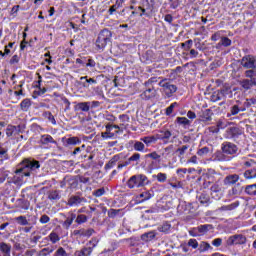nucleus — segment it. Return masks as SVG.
Instances as JSON below:
<instances>
[{"label": "nucleus", "mask_w": 256, "mask_h": 256, "mask_svg": "<svg viewBox=\"0 0 256 256\" xmlns=\"http://www.w3.org/2000/svg\"><path fill=\"white\" fill-rule=\"evenodd\" d=\"M40 223H42V225H45V223H49V221H51V218L48 215H42L40 217Z\"/></svg>", "instance_id": "nucleus-62"}, {"label": "nucleus", "mask_w": 256, "mask_h": 256, "mask_svg": "<svg viewBox=\"0 0 256 256\" xmlns=\"http://www.w3.org/2000/svg\"><path fill=\"white\" fill-rule=\"evenodd\" d=\"M199 202L202 204V205H207V203H209V196L205 195V194H201L199 196Z\"/></svg>", "instance_id": "nucleus-55"}, {"label": "nucleus", "mask_w": 256, "mask_h": 256, "mask_svg": "<svg viewBox=\"0 0 256 256\" xmlns=\"http://www.w3.org/2000/svg\"><path fill=\"white\" fill-rule=\"evenodd\" d=\"M152 97H155V90L152 88L146 89L142 94L141 98L145 100L152 99Z\"/></svg>", "instance_id": "nucleus-24"}, {"label": "nucleus", "mask_w": 256, "mask_h": 256, "mask_svg": "<svg viewBox=\"0 0 256 256\" xmlns=\"http://www.w3.org/2000/svg\"><path fill=\"white\" fill-rule=\"evenodd\" d=\"M188 247H192V249H197L199 247V242L197 239L188 240Z\"/></svg>", "instance_id": "nucleus-54"}, {"label": "nucleus", "mask_w": 256, "mask_h": 256, "mask_svg": "<svg viewBox=\"0 0 256 256\" xmlns=\"http://www.w3.org/2000/svg\"><path fill=\"white\" fill-rule=\"evenodd\" d=\"M156 179L159 183H165L167 181V174L160 172L157 174Z\"/></svg>", "instance_id": "nucleus-50"}, {"label": "nucleus", "mask_w": 256, "mask_h": 256, "mask_svg": "<svg viewBox=\"0 0 256 256\" xmlns=\"http://www.w3.org/2000/svg\"><path fill=\"white\" fill-rule=\"evenodd\" d=\"M140 141L146 145V147H151V145H155L157 143V136H144L140 138Z\"/></svg>", "instance_id": "nucleus-14"}, {"label": "nucleus", "mask_w": 256, "mask_h": 256, "mask_svg": "<svg viewBox=\"0 0 256 256\" xmlns=\"http://www.w3.org/2000/svg\"><path fill=\"white\" fill-rule=\"evenodd\" d=\"M173 155H175L173 145H169L166 148H164V150L162 152V157L164 159H171V157H173Z\"/></svg>", "instance_id": "nucleus-15"}, {"label": "nucleus", "mask_w": 256, "mask_h": 256, "mask_svg": "<svg viewBox=\"0 0 256 256\" xmlns=\"http://www.w3.org/2000/svg\"><path fill=\"white\" fill-rule=\"evenodd\" d=\"M20 126L8 125L6 128L7 137H13V135L20 133Z\"/></svg>", "instance_id": "nucleus-18"}, {"label": "nucleus", "mask_w": 256, "mask_h": 256, "mask_svg": "<svg viewBox=\"0 0 256 256\" xmlns=\"http://www.w3.org/2000/svg\"><path fill=\"white\" fill-rule=\"evenodd\" d=\"M92 195L94 197H103V195H105V188H99V189L93 191Z\"/></svg>", "instance_id": "nucleus-48"}, {"label": "nucleus", "mask_w": 256, "mask_h": 256, "mask_svg": "<svg viewBox=\"0 0 256 256\" xmlns=\"http://www.w3.org/2000/svg\"><path fill=\"white\" fill-rule=\"evenodd\" d=\"M81 203H87V199L79 196H72L68 200V205L70 207H77L78 205H81Z\"/></svg>", "instance_id": "nucleus-12"}, {"label": "nucleus", "mask_w": 256, "mask_h": 256, "mask_svg": "<svg viewBox=\"0 0 256 256\" xmlns=\"http://www.w3.org/2000/svg\"><path fill=\"white\" fill-rule=\"evenodd\" d=\"M187 149H189V146L184 145L181 148L177 149V153H179L180 157L185 155V151H187Z\"/></svg>", "instance_id": "nucleus-63"}, {"label": "nucleus", "mask_w": 256, "mask_h": 256, "mask_svg": "<svg viewBox=\"0 0 256 256\" xmlns=\"http://www.w3.org/2000/svg\"><path fill=\"white\" fill-rule=\"evenodd\" d=\"M227 245L232 246V245H245L247 243V237L243 234H235L230 236L227 241Z\"/></svg>", "instance_id": "nucleus-6"}, {"label": "nucleus", "mask_w": 256, "mask_h": 256, "mask_svg": "<svg viewBox=\"0 0 256 256\" xmlns=\"http://www.w3.org/2000/svg\"><path fill=\"white\" fill-rule=\"evenodd\" d=\"M211 249V244L207 242H201L198 248L199 253H205V251H209Z\"/></svg>", "instance_id": "nucleus-36"}, {"label": "nucleus", "mask_w": 256, "mask_h": 256, "mask_svg": "<svg viewBox=\"0 0 256 256\" xmlns=\"http://www.w3.org/2000/svg\"><path fill=\"white\" fill-rule=\"evenodd\" d=\"M45 117L52 123V125H57V121L55 120V116L51 112H46Z\"/></svg>", "instance_id": "nucleus-51"}, {"label": "nucleus", "mask_w": 256, "mask_h": 256, "mask_svg": "<svg viewBox=\"0 0 256 256\" xmlns=\"http://www.w3.org/2000/svg\"><path fill=\"white\" fill-rule=\"evenodd\" d=\"M242 67H245V69H255L256 67V59L255 56L247 55L244 56L241 60Z\"/></svg>", "instance_id": "nucleus-8"}, {"label": "nucleus", "mask_w": 256, "mask_h": 256, "mask_svg": "<svg viewBox=\"0 0 256 256\" xmlns=\"http://www.w3.org/2000/svg\"><path fill=\"white\" fill-rule=\"evenodd\" d=\"M245 111V106L239 101H237V104H234L230 107V113L228 114V117H231V115H239V113Z\"/></svg>", "instance_id": "nucleus-10"}, {"label": "nucleus", "mask_w": 256, "mask_h": 256, "mask_svg": "<svg viewBox=\"0 0 256 256\" xmlns=\"http://www.w3.org/2000/svg\"><path fill=\"white\" fill-rule=\"evenodd\" d=\"M142 241H151V239H155V232H148L142 235Z\"/></svg>", "instance_id": "nucleus-45"}, {"label": "nucleus", "mask_w": 256, "mask_h": 256, "mask_svg": "<svg viewBox=\"0 0 256 256\" xmlns=\"http://www.w3.org/2000/svg\"><path fill=\"white\" fill-rule=\"evenodd\" d=\"M229 127V122L227 120L220 119L216 122V127H210L211 133H219L221 129H227Z\"/></svg>", "instance_id": "nucleus-9"}, {"label": "nucleus", "mask_w": 256, "mask_h": 256, "mask_svg": "<svg viewBox=\"0 0 256 256\" xmlns=\"http://www.w3.org/2000/svg\"><path fill=\"white\" fill-rule=\"evenodd\" d=\"M228 195H230V197H233L235 195H241V190H239L237 186H234L231 190H229Z\"/></svg>", "instance_id": "nucleus-52"}, {"label": "nucleus", "mask_w": 256, "mask_h": 256, "mask_svg": "<svg viewBox=\"0 0 256 256\" xmlns=\"http://www.w3.org/2000/svg\"><path fill=\"white\" fill-rule=\"evenodd\" d=\"M15 221H17L19 225H29V220H27L25 216H18L15 218Z\"/></svg>", "instance_id": "nucleus-43"}, {"label": "nucleus", "mask_w": 256, "mask_h": 256, "mask_svg": "<svg viewBox=\"0 0 256 256\" xmlns=\"http://www.w3.org/2000/svg\"><path fill=\"white\" fill-rule=\"evenodd\" d=\"M68 145H81V139L79 137H70L66 140Z\"/></svg>", "instance_id": "nucleus-39"}, {"label": "nucleus", "mask_w": 256, "mask_h": 256, "mask_svg": "<svg viewBox=\"0 0 256 256\" xmlns=\"http://www.w3.org/2000/svg\"><path fill=\"white\" fill-rule=\"evenodd\" d=\"M40 143H41L42 145H49V143L56 144L57 141H55V139H53V138L51 137V135H49V134H44V135H42L41 138H40Z\"/></svg>", "instance_id": "nucleus-21"}, {"label": "nucleus", "mask_w": 256, "mask_h": 256, "mask_svg": "<svg viewBox=\"0 0 256 256\" xmlns=\"http://www.w3.org/2000/svg\"><path fill=\"white\" fill-rule=\"evenodd\" d=\"M53 256H69V254L67 253V251H65V249L63 247H59Z\"/></svg>", "instance_id": "nucleus-47"}, {"label": "nucleus", "mask_w": 256, "mask_h": 256, "mask_svg": "<svg viewBox=\"0 0 256 256\" xmlns=\"http://www.w3.org/2000/svg\"><path fill=\"white\" fill-rule=\"evenodd\" d=\"M93 233H95V230H93L92 228H89V229L84 228L82 237H91Z\"/></svg>", "instance_id": "nucleus-59"}, {"label": "nucleus", "mask_w": 256, "mask_h": 256, "mask_svg": "<svg viewBox=\"0 0 256 256\" xmlns=\"http://www.w3.org/2000/svg\"><path fill=\"white\" fill-rule=\"evenodd\" d=\"M239 207V202H233L229 205H224L219 208V211H233L234 209H237Z\"/></svg>", "instance_id": "nucleus-27"}, {"label": "nucleus", "mask_w": 256, "mask_h": 256, "mask_svg": "<svg viewBox=\"0 0 256 256\" xmlns=\"http://www.w3.org/2000/svg\"><path fill=\"white\" fill-rule=\"evenodd\" d=\"M209 154V148L208 147H203L200 150H198L197 155H199L200 157H203L205 155Z\"/></svg>", "instance_id": "nucleus-58"}, {"label": "nucleus", "mask_w": 256, "mask_h": 256, "mask_svg": "<svg viewBox=\"0 0 256 256\" xmlns=\"http://www.w3.org/2000/svg\"><path fill=\"white\" fill-rule=\"evenodd\" d=\"M244 177H245V179H255L256 178V170L255 169L246 170L244 172Z\"/></svg>", "instance_id": "nucleus-38"}, {"label": "nucleus", "mask_w": 256, "mask_h": 256, "mask_svg": "<svg viewBox=\"0 0 256 256\" xmlns=\"http://www.w3.org/2000/svg\"><path fill=\"white\" fill-rule=\"evenodd\" d=\"M222 243H223V240L221 238H216L212 241V245L214 247H221Z\"/></svg>", "instance_id": "nucleus-64"}, {"label": "nucleus", "mask_w": 256, "mask_h": 256, "mask_svg": "<svg viewBox=\"0 0 256 256\" xmlns=\"http://www.w3.org/2000/svg\"><path fill=\"white\" fill-rule=\"evenodd\" d=\"M40 167L39 161L24 160L18 165V169H16L15 173H21L24 177H31V171H35V169H39Z\"/></svg>", "instance_id": "nucleus-2"}, {"label": "nucleus", "mask_w": 256, "mask_h": 256, "mask_svg": "<svg viewBox=\"0 0 256 256\" xmlns=\"http://www.w3.org/2000/svg\"><path fill=\"white\" fill-rule=\"evenodd\" d=\"M237 151H239V148L233 142H223L221 144V151L214 154V161H231Z\"/></svg>", "instance_id": "nucleus-1"}, {"label": "nucleus", "mask_w": 256, "mask_h": 256, "mask_svg": "<svg viewBox=\"0 0 256 256\" xmlns=\"http://www.w3.org/2000/svg\"><path fill=\"white\" fill-rule=\"evenodd\" d=\"M212 117H213V112H211V109H205L200 114V119L204 123H207V121H211Z\"/></svg>", "instance_id": "nucleus-16"}, {"label": "nucleus", "mask_w": 256, "mask_h": 256, "mask_svg": "<svg viewBox=\"0 0 256 256\" xmlns=\"http://www.w3.org/2000/svg\"><path fill=\"white\" fill-rule=\"evenodd\" d=\"M109 41H111V31H109L108 29L102 30L99 33L98 38L96 40L97 49H100V50L105 49Z\"/></svg>", "instance_id": "nucleus-4"}, {"label": "nucleus", "mask_w": 256, "mask_h": 256, "mask_svg": "<svg viewBox=\"0 0 256 256\" xmlns=\"http://www.w3.org/2000/svg\"><path fill=\"white\" fill-rule=\"evenodd\" d=\"M145 185H149V178L144 174L133 175L127 181V187L129 189H139V187H145Z\"/></svg>", "instance_id": "nucleus-3"}, {"label": "nucleus", "mask_w": 256, "mask_h": 256, "mask_svg": "<svg viewBox=\"0 0 256 256\" xmlns=\"http://www.w3.org/2000/svg\"><path fill=\"white\" fill-rule=\"evenodd\" d=\"M106 131L101 133V137L103 141H107L108 139H115L117 135H119V130H115L113 132V129L111 128V124H107L105 126Z\"/></svg>", "instance_id": "nucleus-7"}, {"label": "nucleus", "mask_w": 256, "mask_h": 256, "mask_svg": "<svg viewBox=\"0 0 256 256\" xmlns=\"http://www.w3.org/2000/svg\"><path fill=\"white\" fill-rule=\"evenodd\" d=\"M254 85H256V82L249 79H244L240 81V86L244 88L245 91H249Z\"/></svg>", "instance_id": "nucleus-20"}, {"label": "nucleus", "mask_w": 256, "mask_h": 256, "mask_svg": "<svg viewBox=\"0 0 256 256\" xmlns=\"http://www.w3.org/2000/svg\"><path fill=\"white\" fill-rule=\"evenodd\" d=\"M159 87H161L163 93H165V95H167V97H171V95H173V93L177 92V86L173 83H171L170 79H162L159 83H158Z\"/></svg>", "instance_id": "nucleus-5"}, {"label": "nucleus", "mask_w": 256, "mask_h": 256, "mask_svg": "<svg viewBox=\"0 0 256 256\" xmlns=\"http://www.w3.org/2000/svg\"><path fill=\"white\" fill-rule=\"evenodd\" d=\"M218 47H231V39L228 37H222L218 43Z\"/></svg>", "instance_id": "nucleus-35"}, {"label": "nucleus", "mask_w": 256, "mask_h": 256, "mask_svg": "<svg viewBox=\"0 0 256 256\" xmlns=\"http://www.w3.org/2000/svg\"><path fill=\"white\" fill-rule=\"evenodd\" d=\"M117 161H119V156L115 155L112 159L105 165L106 169H113L117 165Z\"/></svg>", "instance_id": "nucleus-31"}, {"label": "nucleus", "mask_w": 256, "mask_h": 256, "mask_svg": "<svg viewBox=\"0 0 256 256\" xmlns=\"http://www.w3.org/2000/svg\"><path fill=\"white\" fill-rule=\"evenodd\" d=\"M53 251H55V248L54 247H47V248H44L42 250H40L38 252V256H47V255H51V253H53Z\"/></svg>", "instance_id": "nucleus-34"}, {"label": "nucleus", "mask_w": 256, "mask_h": 256, "mask_svg": "<svg viewBox=\"0 0 256 256\" xmlns=\"http://www.w3.org/2000/svg\"><path fill=\"white\" fill-rule=\"evenodd\" d=\"M7 149L3 148L0 144V165H3L5 161H8L9 159V154H7Z\"/></svg>", "instance_id": "nucleus-23"}, {"label": "nucleus", "mask_w": 256, "mask_h": 256, "mask_svg": "<svg viewBox=\"0 0 256 256\" xmlns=\"http://www.w3.org/2000/svg\"><path fill=\"white\" fill-rule=\"evenodd\" d=\"M134 151H139L140 153H143L145 151V144L143 141H135L134 142Z\"/></svg>", "instance_id": "nucleus-29"}, {"label": "nucleus", "mask_w": 256, "mask_h": 256, "mask_svg": "<svg viewBox=\"0 0 256 256\" xmlns=\"http://www.w3.org/2000/svg\"><path fill=\"white\" fill-rule=\"evenodd\" d=\"M97 247V244H93L92 247H84L81 250L75 252V256H89L93 253V249Z\"/></svg>", "instance_id": "nucleus-13"}, {"label": "nucleus", "mask_w": 256, "mask_h": 256, "mask_svg": "<svg viewBox=\"0 0 256 256\" xmlns=\"http://www.w3.org/2000/svg\"><path fill=\"white\" fill-rule=\"evenodd\" d=\"M237 127H230L226 130L225 133V138L226 139H233V137H235V135H237Z\"/></svg>", "instance_id": "nucleus-26"}, {"label": "nucleus", "mask_w": 256, "mask_h": 256, "mask_svg": "<svg viewBox=\"0 0 256 256\" xmlns=\"http://www.w3.org/2000/svg\"><path fill=\"white\" fill-rule=\"evenodd\" d=\"M140 199H142V201H149V199H151V197H153V193H151V191H145L142 192L139 195Z\"/></svg>", "instance_id": "nucleus-40"}, {"label": "nucleus", "mask_w": 256, "mask_h": 256, "mask_svg": "<svg viewBox=\"0 0 256 256\" xmlns=\"http://www.w3.org/2000/svg\"><path fill=\"white\" fill-rule=\"evenodd\" d=\"M178 105L179 104H177V102L172 103L168 108H166V115H171V113H173V109Z\"/></svg>", "instance_id": "nucleus-61"}, {"label": "nucleus", "mask_w": 256, "mask_h": 256, "mask_svg": "<svg viewBox=\"0 0 256 256\" xmlns=\"http://www.w3.org/2000/svg\"><path fill=\"white\" fill-rule=\"evenodd\" d=\"M87 221V216L80 214L77 216L76 218V223H78V225H81V223H86Z\"/></svg>", "instance_id": "nucleus-57"}, {"label": "nucleus", "mask_w": 256, "mask_h": 256, "mask_svg": "<svg viewBox=\"0 0 256 256\" xmlns=\"http://www.w3.org/2000/svg\"><path fill=\"white\" fill-rule=\"evenodd\" d=\"M30 107H31V100L29 98L24 99L20 103V109H22L23 111H29Z\"/></svg>", "instance_id": "nucleus-32"}, {"label": "nucleus", "mask_w": 256, "mask_h": 256, "mask_svg": "<svg viewBox=\"0 0 256 256\" xmlns=\"http://www.w3.org/2000/svg\"><path fill=\"white\" fill-rule=\"evenodd\" d=\"M181 47H186L185 51H189V49H191V47H193V40H188V41L182 43Z\"/></svg>", "instance_id": "nucleus-60"}, {"label": "nucleus", "mask_w": 256, "mask_h": 256, "mask_svg": "<svg viewBox=\"0 0 256 256\" xmlns=\"http://www.w3.org/2000/svg\"><path fill=\"white\" fill-rule=\"evenodd\" d=\"M48 239H49V241H51V243H53V245H55V243H59V241H61V237H59V234H57V232H54V231H52L48 235Z\"/></svg>", "instance_id": "nucleus-28"}, {"label": "nucleus", "mask_w": 256, "mask_h": 256, "mask_svg": "<svg viewBox=\"0 0 256 256\" xmlns=\"http://www.w3.org/2000/svg\"><path fill=\"white\" fill-rule=\"evenodd\" d=\"M171 135V131L169 130L161 131L160 134L156 135V139L160 141H169V139H171Z\"/></svg>", "instance_id": "nucleus-19"}, {"label": "nucleus", "mask_w": 256, "mask_h": 256, "mask_svg": "<svg viewBox=\"0 0 256 256\" xmlns=\"http://www.w3.org/2000/svg\"><path fill=\"white\" fill-rule=\"evenodd\" d=\"M87 76H82L80 77V85H82V87H84L85 89H89V82Z\"/></svg>", "instance_id": "nucleus-53"}, {"label": "nucleus", "mask_w": 256, "mask_h": 256, "mask_svg": "<svg viewBox=\"0 0 256 256\" xmlns=\"http://www.w3.org/2000/svg\"><path fill=\"white\" fill-rule=\"evenodd\" d=\"M189 235L191 237H201V234H199V228L195 227V228H192L191 230H189Z\"/></svg>", "instance_id": "nucleus-56"}, {"label": "nucleus", "mask_w": 256, "mask_h": 256, "mask_svg": "<svg viewBox=\"0 0 256 256\" xmlns=\"http://www.w3.org/2000/svg\"><path fill=\"white\" fill-rule=\"evenodd\" d=\"M0 251L4 256H11V245L1 242L0 243Z\"/></svg>", "instance_id": "nucleus-22"}, {"label": "nucleus", "mask_w": 256, "mask_h": 256, "mask_svg": "<svg viewBox=\"0 0 256 256\" xmlns=\"http://www.w3.org/2000/svg\"><path fill=\"white\" fill-rule=\"evenodd\" d=\"M239 179L240 178L238 174H230L224 178L223 184L226 185V187H229L231 185H235Z\"/></svg>", "instance_id": "nucleus-11"}, {"label": "nucleus", "mask_w": 256, "mask_h": 256, "mask_svg": "<svg viewBox=\"0 0 256 256\" xmlns=\"http://www.w3.org/2000/svg\"><path fill=\"white\" fill-rule=\"evenodd\" d=\"M146 159H153L154 161H159L161 159V155H159L157 152H152L145 155Z\"/></svg>", "instance_id": "nucleus-44"}, {"label": "nucleus", "mask_w": 256, "mask_h": 256, "mask_svg": "<svg viewBox=\"0 0 256 256\" xmlns=\"http://www.w3.org/2000/svg\"><path fill=\"white\" fill-rule=\"evenodd\" d=\"M176 123H178V125H182L183 127H189V125H191V121L186 117H177Z\"/></svg>", "instance_id": "nucleus-30"}, {"label": "nucleus", "mask_w": 256, "mask_h": 256, "mask_svg": "<svg viewBox=\"0 0 256 256\" xmlns=\"http://www.w3.org/2000/svg\"><path fill=\"white\" fill-rule=\"evenodd\" d=\"M212 229H213V225L203 224V225L198 226V233L201 237L202 235H207V233H209V231H211Z\"/></svg>", "instance_id": "nucleus-17"}, {"label": "nucleus", "mask_w": 256, "mask_h": 256, "mask_svg": "<svg viewBox=\"0 0 256 256\" xmlns=\"http://www.w3.org/2000/svg\"><path fill=\"white\" fill-rule=\"evenodd\" d=\"M79 111H84L87 113L91 109V102H80L76 105Z\"/></svg>", "instance_id": "nucleus-25"}, {"label": "nucleus", "mask_w": 256, "mask_h": 256, "mask_svg": "<svg viewBox=\"0 0 256 256\" xmlns=\"http://www.w3.org/2000/svg\"><path fill=\"white\" fill-rule=\"evenodd\" d=\"M48 199H50V201H57V200L61 199V195H59V191L53 190V191L49 192Z\"/></svg>", "instance_id": "nucleus-33"}, {"label": "nucleus", "mask_w": 256, "mask_h": 256, "mask_svg": "<svg viewBox=\"0 0 256 256\" xmlns=\"http://www.w3.org/2000/svg\"><path fill=\"white\" fill-rule=\"evenodd\" d=\"M171 229V224H169L168 222H165L160 228L159 231H161L162 233H169V230Z\"/></svg>", "instance_id": "nucleus-49"}, {"label": "nucleus", "mask_w": 256, "mask_h": 256, "mask_svg": "<svg viewBox=\"0 0 256 256\" xmlns=\"http://www.w3.org/2000/svg\"><path fill=\"white\" fill-rule=\"evenodd\" d=\"M73 221H75V214H72L70 218H67L64 221L63 227H65L66 229H69V227H71V225H73Z\"/></svg>", "instance_id": "nucleus-41"}, {"label": "nucleus", "mask_w": 256, "mask_h": 256, "mask_svg": "<svg viewBox=\"0 0 256 256\" xmlns=\"http://www.w3.org/2000/svg\"><path fill=\"white\" fill-rule=\"evenodd\" d=\"M245 76L250 78V81L256 83V72L253 70H247Z\"/></svg>", "instance_id": "nucleus-46"}, {"label": "nucleus", "mask_w": 256, "mask_h": 256, "mask_svg": "<svg viewBox=\"0 0 256 256\" xmlns=\"http://www.w3.org/2000/svg\"><path fill=\"white\" fill-rule=\"evenodd\" d=\"M141 159V154L139 153H134L130 158H128V161H126V163H128V165L132 162L134 163H138V161Z\"/></svg>", "instance_id": "nucleus-42"}, {"label": "nucleus", "mask_w": 256, "mask_h": 256, "mask_svg": "<svg viewBox=\"0 0 256 256\" xmlns=\"http://www.w3.org/2000/svg\"><path fill=\"white\" fill-rule=\"evenodd\" d=\"M245 193L247 195H256V184L246 186Z\"/></svg>", "instance_id": "nucleus-37"}]
</instances>
